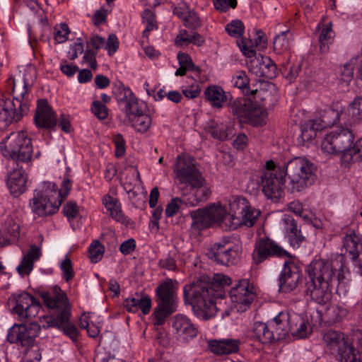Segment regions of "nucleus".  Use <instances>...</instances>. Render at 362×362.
I'll return each mask as SVG.
<instances>
[{
	"label": "nucleus",
	"mask_w": 362,
	"mask_h": 362,
	"mask_svg": "<svg viewBox=\"0 0 362 362\" xmlns=\"http://www.w3.org/2000/svg\"><path fill=\"white\" fill-rule=\"evenodd\" d=\"M35 298L28 293H23L18 295L16 298V304L13 308L15 313L18 316L23 313L24 310L30 305Z\"/></svg>",
	"instance_id": "49530a36"
},
{
	"label": "nucleus",
	"mask_w": 362,
	"mask_h": 362,
	"mask_svg": "<svg viewBox=\"0 0 362 362\" xmlns=\"http://www.w3.org/2000/svg\"><path fill=\"white\" fill-rule=\"evenodd\" d=\"M27 180L23 165L18 163L13 164V170L8 175L7 186L14 197H18L25 191Z\"/></svg>",
	"instance_id": "412c9836"
},
{
	"label": "nucleus",
	"mask_w": 362,
	"mask_h": 362,
	"mask_svg": "<svg viewBox=\"0 0 362 362\" xmlns=\"http://www.w3.org/2000/svg\"><path fill=\"white\" fill-rule=\"evenodd\" d=\"M191 33L186 30H182L175 38V44L177 46H187L189 45V40Z\"/></svg>",
	"instance_id": "338daca9"
},
{
	"label": "nucleus",
	"mask_w": 362,
	"mask_h": 362,
	"mask_svg": "<svg viewBox=\"0 0 362 362\" xmlns=\"http://www.w3.org/2000/svg\"><path fill=\"white\" fill-rule=\"evenodd\" d=\"M40 296L46 306L52 310V316H42L40 318L41 326L45 329L56 327L73 341H76L78 331L69 320L71 308L66 293L55 286L48 291L40 292Z\"/></svg>",
	"instance_id": "7ed1b4c3"
},
{
	"label": "nucleus",
	"mask_w": 362,
	"mask_h": 362,
	"mask_svg": "<svg viewBox=\"0 0 362 362\" xmlns=\"http://www.w3.org/2000/svg\"><path fill=\"white\" fill-rule=\"evenodd\" d=\"M323 340L330 349L335 351L346 339L342 333L334 330H329L324 334Z\"/></svg>",
	"instance_id": "37998d69"
},
{
	"label": "nucleus",
	"mask_w": 362,
	"mask_h": 362,
	"mask_svg": "<svg viewBox=\"0 0 362 362\" xmlns=\"http://www.w3.org/2000/svg\"><path fill=\"white\" fill-rule=\"evenodd\" d=\"M173 327L177 331L179 337L185 341L194 338L198 333L194 325L183 315H175Z\"/></svg>",
	"instance_id": "5701e85b"
},
{
	"label": "nucleus",
	"mask_w": 362,
	"mask_h": 362,
	"mask_svg": "<svg viewBox=\"0 0 362 362\" xmlns=\"http://www.w3.org/2000/svg\"><path fill=\"white\" fill-rule=\"evenodd\" d=\"M104 247L99 241L93 242L89 247V256L93 263H97L103 257Z\"/></svg>",
	"instance_id": "8fccbe9b"
},
{
	"label": "nucleus",
	"mask_w": 362,
	"mask_h": 362,
	"mask_svg": "<svg viewBox=\"0 0 362 362\" xmlns=\"http://www.w3.org/2000/svg\"><path fill=\"white\" fill-rule=\"evenodd\" d=\"M292 257L286 250L268 237L259 238L255 244L252 259L257 264H259L269 257Z\"/></svg>",
	"instance_id": "9b49d317"
},
{
	"label": "nucleus",
	"mask_w": 362,
	"mask_h": 362,
	"mask_svg": "<svg viewBox=\"0 0 362 362\" xmlns=\"http://www.w3.org/2000/svg\"><path fill=\"white\" fill-rule=\"evenodd\" d=\"M215 289L210 279L205 276L185 286V300L189 301L197 317L207 320L216 314V300L220 298L221 293Z\"/></svg>",
	"instance_id": "20e7f679"
},
{
	"label": "nucleus",
	"mask_w": 362,
	"mask_h": 362,
	"mask_svg": "<svg viewBox=\"0 0 362 362\" xmlns=\"http://www.w3.org/2000/svg\"><path fill=\"white\" fill-rule=\"evenodd\" d=\"M27 115L25 105L16 104L10 98L0 99V130L6 129L11 124L17 122Z\"/></svg>",
	"instance_id": "f3484780"
},
{
	"label": "nucleus",
	"mask_w": 362,
	"mask_h": 362,
	"mask_svg": "<svg viewBox=\"0 0 362 362\" xmlns=\"http://www.w3.org/2000/svg\"><path fill=\"white\" fill-rule=\"evenodd\" d=\"M20 234V226L13 220H8L1 229V235L6 244H10L16 241Z\"/></svg>",
	"instance_id": "4c0bfd02"
},
{
	"label": "nucleus",
	"mask_w": 362,
	"mask_h": 362,
	"mask_svg": "<svg viewBox=\"0 0 362 362\" xmlns=\"http://www.w3.org/2000/svg\"><path fill=\"white\" fill-rule=\"evenodd\" d=\"M244 24H227L225 30L234 37L242 36L244 32Z\"/></svg>",
	"instance_id": "e2e57ef3"
},
{
	"label": "nucleus",
	"mask_w": 362,
	"mask_h": 362,
	"mask_svg": "<svg viewBox=\"0 0 362 362\" xmlns=\"http://www.w3.org/2000/svg\"><path fill=\"white\" fill-rule=\"evenodd\" d=\"M204 95L211 105L216 108L223 107L225 103L232 98L229 93H226L221 86L216 85L208 86Z\"/></svg>",
	"instance_id": "393cba45"
},
{
	"label": "nucleus",
	"mask_w": 362,
	"mask_h": 362,
	"mask_svg": "<svg viewBox=\"0 0 362 362\" xmlns=\"http://www.w3.org/2000/svg\"><path fill=\"white\" fill-rule=\"evenodd\" d=\"M257 98L252 100H235L229 103V107L233 115H235L244 122H259L263 116V107L265 103L257 104Z\"/></svg>",
	"instance_id": "f8f14e48"
},
{
	"label": "nucleus",
	"mask_w": 362,
	"mask_h": 362,
	"mask_svg": "<svg viewBox=\"0 0 362 362\" xmlns=\"http://www.w3.org/2000/svg\"><path fill=\"white\" fill-rule=\"evenodd\" d=\"M354 345L352 342L350 344L346 340L335 350L339 362H348L353 358L354 356H357L356 349Z\"/></svg>",
	"instance_id": "a19ab883"
},
{
	"label": "nucleus",
	"mask_w": 362,
	"mask_h": 362,
	"mask_svg": "<svg viewBox=\"0 0 362 362\" xmlns=\"http://www.w3.org/2000/svg\"><path fill=\"white\" fill-rule=\"evenodd\" d=\"M348 110L355 119L362 120V96L356 97L349 104Z\"/></svg>",
	"instance_id": "5fc2aeb1"
},
{
	"label": "nucleus",
	"mask_w": 362,
	"mask_h": 362,
	"mask_svg": "<svg viewBox=\"0 0 362 362\" xmlns=\"http://www.w3.org/2000/svg\"><path fill=\"white\" fill-rule=\"evenodd\" d=\"M60 269L62 271V277L66 282H69L74 278V272L70 259L65 258L60 264Z\"/></svg>",
	"instance_id": "6e6d98bb"
},
{
	"label": "nucleus",
	"mask_w": 362,
	"mask_h": 362,
	"mask_svg": "<svg viewBox=\"0 0 362 362\" xmlns=\"http://www.w3.org/2000/svg\"><path fill=\"white\" fill-rule=\"evenodd\" d=\"M113 142L115 145V156L120 158L124 156L125 153V141L120 134H117L113 136Z\"/></svg>",
	"instance_id": "bf43d9fd"
},
{
	"label": "nucleus",
	"mask_w": 362,
	"mask_h": 362,
	"mask_svg": "<svg viewBox=\"0 0 362 362\" xmlns=\"http://www.w3.org/2000/svg\"><path fill=\"white\" fill-rule=\"evenodd\" d=\"M206 255L215 263L227 267L236 264L240 257L239 247L226 243L214 244Z\"/></svg>",
	"instance_id": "ddd939ff"
},
{
	"label": "nucleus",
	"mask_w": 362,
	"mask_h": 362,
	"mask_svg": "<svg viewBox=\"0 0 362 362\" xmlns=\"http://www.w3.org/2000/svg\"><path fill=\"white\" fill-rule=\"evenodd\" d=\"M356 69L362 76V57L356 56L351 58L341 68L339 81L348 86L354 78V71Z\"/></svg>",
	"instance_id": "c85d7f7f"
},
{
	"label": "nucleus",
	"mask_w": 362,
	"mask_h": 362,
	"mask_svg": "<svg viewBox=\"0 0 362 362\" xmlns=\"http://www.w3.org/2000/svg\"><path fill=\"white\" fill-rule=\"evenodd\" d=\"M103 203L107 210L110 211L112 218L121 223L126 221V217L122 212L121 204L117 199L106 195L103 199Z\"/></svg>",
	"instance_id": "e433bc0d"
},
{
	"label": "nucleus",
	"mask_w": 362,
	"mask_h": 362,
	"mask_svg": "<svg viewBox=\"0 0 362 362\" xmlns=\"http://www.w3.org/2000/svg\"><path fill=\"white\" fill-rule=\"evenodd\" d=\"M238 217L240 218V226H247L248 227L252 226L257 220L258 216L260 215V211L255 209L247 206V210Z\"/></svg>",
	"instance_id": "a18cd8bd"
},
{
	"label": "nucleus",
	"mask_w": 362,
	"mask_h": 362,
	"mask_svg": "<svg viewBox=\"0 0 362 362\" xmlns=\"http://www.w3.org/2000/svg\"><path fill=\"white\" fill-rule=\"evenodd\" d=\"M256 66L259 71H255L257 76L272 79L277 76L278 70L274 62L269 58H262V61H257Z\"/></svg>",
	"instance_id": "c9c22d12"
},
{
	"label": "nucleus",
	"mask_w": 362,
	"mask_h": 362,
	"mask_svg": "<svg viewBox=\"0 0 362 362\" xmlns=\"http://www.w3.org/2000/svg\"><path fill=\"white\" fill-rule=\"evenodd\" d=\"M205 182L197 186H190L189 194H185V190L181 189L183 195V204L189 206H195L200 203L206 202L211 196V190L205 186Z\"/></svg>",
	"instance_id": "4be33fe9"
},
{
	"label": "nucleus",
	"mask_w": 362,
	"mask_h": 362,
	"mask_svg": "<svg viewBox=\"0 0 362 362\" xmlns=\"http://www.w3.org/2000/svg\"><path fill=\"white\" fill-rule=\"evenodd\" d=\"M92 112L99 119H104L108 115L107 107L101 102L96 100L93 103Z\"/></svg>",
	"instance_id": "4d7b16f0"
},
{
	"label": "nucleus",
	"mask_w": 362,
	"mask_h": 362,
	"mask_svg": "<svg viewBox=\"0 0 362 362\" xmlns=\"http://www.w3.org/2000/svg\"><path fill=\"white\" fill-rule=\"evenodd\" d=\"M119 47V41L117 36L114 34L109 35L106 42L105 48L110 55H112Z\"/></svg>",
	"instance_id": "0e129e2a"
},
{
	"label": "nucleus",
	"mask_w": 362,
	"mask_h": 362,
	"mask_svg": "<svg viewBox=\"0 0 362 362\" xmlns=\"http://www.w3.org/2000/svg\"><path fill=\"white\" fill-rule=\"evenodd\" d=\"M290 320L288 313L280 312L278 315L270 320V326L274 330L275 337L277 340L284 339L292 330Z\"/></svg>",
	"instance_id": "cd10ccee"
},
{
	"label": "nucleus",
	"mask_w": 362,
	"mask_h": 362,
	"mask_svg": "<svg viewBox=\"0 0 362 362\" xmlns=\"http://www.w3.org/2000/svg\"><path fill=\"white\" fill-rule=\"evenodd\" d=\"M136 247V242L134 239L130 238L123 242L119 246V251L123 255H129L132 253Z\"/></svg>",
	"instance_id": "69168bd1"
},
{
	"label": "nucleus",
	"mask_w": 362,
	"mask_h": 362,
	"mask_svg": "<svg viewBox=\"0 0 362 362\" xmlns=\"http://www.w3.org/2000/svg\"><path fill=\"white\" fill-rule=\"evenodd\" d=\"M293 39V34L289 29L282 30L276 35L274 41V48L279 53L289 49L290 41Z\"/></svg>",
	"instance_id": "58836bf2"
},
{
	"label": "nucleus",
	"mask_w": 362,
	"mask_h": 362,
	"mask_svg": "<svg viewBox=\"0 0 362 362\" xmlns=\"http://www.w3.org/2000/svg\"><path fill=\"white\" fill-rule=\"evenodd\" d=\"M68 24H56L54 27V37L58 43H62L68 40L69 34Z\"/></svg>",
	"instance_id": "3c124183"
},
{
	"label": "nucleus",
	"mask_w": 362,
	"mask_h": 362,
	"mask_svg": "<svg viewBox=\"0 0 362 362\" xmlns=\"http://www.w3.org/2000/svg\"><path fill=\"white\" fill-rule=\"evenodd\" d=\"M177 283L172 279L160 284L156 288V302L154 310L155 325H163L166 318L177 310L176 289Z\"/></svg>",
	"instance_id": "423d86ee"
},
{
	"label": "nucleus",
	"mask_w": 362,
	"mask_h": 362,
	"mask_svg": "<svg viewBox=\"0 0 362 362\" xmlns=\"http://www.w3.org/2000/svg\"><path fill=\"white\" fill-rule=\"evenodd\" d=\"M291 329L290 333L294 337L298 338L306 337L309 334L311 333V328L309 324L304 319H300L298 324L294 326L291 325Z\"/></svg>",
	"instance_id": "de8ad7c7"
},
{
	"label": "nucleus",
	"mask_w": 362,
	"mask_h": 362,
	"mask_svg": "<svg viewBox=\"0 0 362 362\" xmlns=\"http://www.w3.org/2000/svg\"><path fill=\"white\" fill-rule=\"evenodd\" d=\"M343 245L353 261L358 259V272L362 275V243L359 238L355 234L347 235L344 238Z\"/></svg>",
	"instance_id": "b1692460"
},
{
	"label": "nucleus",
	"mask_w": 362,
	"mask_h": 362,
	"mask_svg": "<svg viewBox=\"0 0 362 362\" xmlns=\"http://www.w3.org/2000/svg\"><path fill=\"white\" fill-rule=\"evenodd\" d=\"M40 310V304L39 301L35 299L33 303L24 310L22 315H19L18 317L22 320H29L35 317Z\"/></svg>",
	"instance_id": "603ef678"
},
{
	"label": "nucleus",
	"mask_w": 362,
	"mask_h": 362,
	"mask_svg": "<svg viewBox=\"0 0 362 362\" xmlns=\"http://www.w3.org/2000/svg\"><path fill=\"white\" fill-rule=\"evenodd\" d=\"M234 81V86L242 90L244 95H254V99L261 98L263 99L262 95L266 93L265 91L260 90H251L249 83L250 80L245 71H239L237 75L233 78Z\"/></svg>",
	"instance_id": "473e14b6"
},
{
	"label": "nucleus",
	"mask_w": 362,
	"mask_h": 362,
	"mask_svg": "<svg viewBox=\"0 0 362 362\" xmlns=\"http://www.w3.org/2000/svg\"><path fill=\"white\" fill-rule=\"evenodd\" d=\"M40 331V325L37 322L15 325L11 327L7 335V339L13 344H20L29 348L35 344V339Z\"/></svg>",
	"instance_id": "4468645a"
},
{
	"label": "nucleus",
	"mask_w": 362,
	"mask_h": 362,
	"mask_svg": "<svg viewBox=\"0 0 362 362\" xmlns=\"http://www.w3.org/2000/svg\"><path fill=\"white\" fill-rule=\"evenodd\" d=\"M173 12L185 23H197L199 21L197 13L194 11H190L185 3L180 4L178 6L175 7Z\"/></svg>",
	"instance_id": "c03bdc74"
},
{
	"label": "nucleus",
	"mask_w": 362,
	"mask_h": 362,
	"mask_svg": "<svg viewBox=\"0 0 362 362\" xmlns=\"http://www.w3.org/2000/svg\"><path fill=\"white\" fill-rule=\"evenodd\" d=\"M210 282L213 284V287L216 288L215 290L220 291L221 296H219V298H223L224 296L223 287L230 285L231 279L224 274H216L214 275L213 279L210 280Z\"/></svg>",
	"instance_id": "09e8293b"
},
{
	"label": "nucleus",
	"mask_w": 362,
	"mask_h": 362,
	"mask_svg": "<svg viewBox=\"0 0 362 362\" xmlns=\"http://www.w3.org/2000/svg\"><path fill=\"white\" fill-rule=\"evenodd\" d=\"M124 305L129 312L136 313L141 310L143 314L146 315L150 312L151 300L146 295L136 294V296L127 298Z\"/></svg>",
	"instance_id": "7c9ffc66"
},
{
	"label": "nucleus",
	"mask_w": 362,
	"mask_h": 362,
	"mask_svg": "<svg viewBox=\"0 0 362 362\" xmlns=\"http://www.w3.org/2000/svg\"><path fill=\"white\" fill-rule=\"evenodd\" d=\"M240 341L233 339H213L209 341L210 351L216 355L236 353L239 350Z\"/></svg>",
	"instance_id": "a878e982"
},
{
	"label": "nucleus",
	"mask_w": 362,
	"mask_h": 362,
	"mask_svg": "<svg viewBox=\"0 0 362 362\" xmlns=\"http://www.w3.org/2000/svg\"><path fill=\"white\" fill-rule=\"evenodd\" d=\"M34 122L38 128L52 129L57 124V115L46 99L37 101Z\"/></svg>",
	"instance_id": "6ab92c4d"
},
{
	"label": "nucleus",
	"mask_w": 362,
	"mask_h": 362,
	"mask_svg": "<svg viewBox=\"0 0 362 362\" xmlns=\"http://www.w3.org/2000/svg\"><path fill=\"white\" fill-rule=\"evenodd\" d=\"M303 275L300 267L294 262L285 261L279 277V291L290 293L302 282Z\"/></svg>",
	"instance_id": "dca6fc26"
},
{
	"label": "nucleus",
	"mask_w": 362,
	"mask_h": 362,
	"mask_svg": "<svg viewBox=\"0 0 362 362\" xmlns=\"http://www.w3.org/2000/svg\"><path fill=\"white\" fill-rule=\"evenodd\" d=\"M230 299L238 312H245L254 301L255 288L247 279L240 280L230 291Z\"/></svg>",
	"instance_id": "2eb2a0df"
},
{
	"label": "nucleus",
	"mask_w": 362,
	"mask_h": 362,
	"mask_svg": "<svg viewBox=\"0 0 362 362\" xmlns=\"http://www.w3.org/2000/svg\"><path fill=\"white\" fill-rule=\"evenodd\" d=\"M315 166L303 157H296L283 166L276 165L273 160L266 162L260 180L264 195L278 202L283 194V186L287 176L291 190L300 192L312 185L315 180Z\"/></svg>",
	"instance_id": "f257e3e1"
},
{
	"label": "nucleus",
	"mask_w": 362,
	"mask_h": 362,
	"mask_svg": "<svg viewBox=\"0 0 362 362\" xmlns=\"http://www.w3.org/2000/svg\"><path fill=\"white\" fill-rule=\"evenodd\" d=\"M63 213L68 219L75 218L78 213V209L76 203L67 202L63 207Z\"/></svg>",
	"instance_id": "052dcab7"
},
{
	"label": "nucleus",
	"mask_w": 362,
	"mask_h": 362,
	"mask_svg": "<svg viewBox=\"0 0 362 362\" xmlns=\"http://www.w3.org/2000/svg\"><path fill=\"white\" fill-rule=\"evenodd\" d=\"M174 172L180 183L197 186L205 182L204 177L195 165V160L189 156L177 157Z\"/></svg>",
	"instance_id": "9d476101"
},
{
	"label": "nucleus",
	"mask_w": 362,
	"mask_h": 362,
	"mask_svg": "<svg viewBox=\"0 0 362 362\" xmlns=\"http://www.w3.org/2000/svg\"><path fill=\"white\" fill-rule=\"evenodd\" d=\"M62 204V199L53 201L47 198L42 193L36 192L30 200V205L32 211L39 216H47L57 212Z\"/></svg>",
	"instance_id": "aec40b11"
},
{
	"label": "nucleus",
	"mask_w": 362,
	"mask_h": 362,
	"mask_svg": "<svg viewBox=\"0 0 362 362\" xmlns=\"http://www.w3.org/2000/svg\"><path fill=\"white\" fill-rule=\"evenodd\" d=\"M221 213H223L222 211L218 209V206L215 204L192 211L189 213L192 220L191 228L200 231L211 227L215 223L216 218L219 215L221 216Z\"/></svg>",
	"instance_id": "a211bd4d"
},
{
	"label": "nucleus",
	"mask_w": 362,
	"mask_h": 362,
	"mask_svg": "<svg viewBox=\"0 0 362 362\" xmlns=\"http://www.w3.org/2000/svg\"><path fill=\"white\" fill-rule=\"evenodd\" d=\"M339 116V111L329 110L325 113L322 118L310 119L305 122L301 124V134L298 138V143L300 145H306L316 136L317 132L338 122Z\"/></svg>",
	"instance_id": "1a4fd4ad"
},
{
	"label": "nucleus",
	"mask_w": 362,
	"mask_h": 362,
	"mask_svg": "<svg viewBox=\"0 0 362 362\" xmlns=\"http://www.w3.org/2000/svg\"><path fill=\"white\" fill-rule=\"evenodd\" d=\"M252 333L254 337L262 344H269L278 341L275 337V332L270 326V321L267 323L256 322L253 325Z\"/></svg>",
	"instance_id": "c756f323"
},
{
	"label": "nucleus",
	"mask_w": 362,
	"mask_h": 362,
	"mask_svg": "<svg viewBox=\"0 0 362 362\" xmlns=\"http://www.w3.org/2000/svg\"><path fill=\"white\" fill-rule=\"evenodd\" d=\"M41 255L39 247L35 245L30 246L28 253L23 256L21 264L18 266L17 270L21 276L28 275L33 270V264Z\"/></svg>",
	"instance_id": "2f4dec72"
},
{
	"label": "nucleus",
	"mask_w": 362,
	"mask_h": 362,
	"mask_svg": "<svg viewBox=\"0 0 362 362\" xmlns=\"http://www.w3.org/2000/svg\"><path fill=\"white\" fill-rule=\"evenodd\" d=\"M201 93L200 86L197 83H194L192 85L183 88L182 93L187 98L194 99L197 98Z\"/></svg>",
	"instance_id": "680f3d73"
},
{
	"label": "nucleus",
	"mask_w": 362,
	"mask_h": 362,
	"mask_svg": "<svg viewBox=\"0 0 362 362\" xmlns=\"http://www.w3.org/2000/svg\"><path fill=\"white\" fill-rule=\"evenodd\" d=\"M354 136L349 129L332 131L325 135L321 148L329 155L341 154L344 163L351 164L357 161L361 156L362 138L354 144Z\"/></svg>",
	"instance_id": "39448f33"
},
{
	"label": "nucleus",
	"mask_w": 362,
	"mask_h": 362,
	"mask_svg": "<svg viewBox=\"0 0 362 362\" xmlns=\"http://www.w3.org/2000/svg\"><path fill=\"white\" fill-rule=\"evenodd\" d=\"M42 194L47 198H51L53 201L59 200L61 194L58 192V187L55 183L45 182L42 187Z\"/></svg>",
	"instance_id": "864d4df0"
},
{
	"label": "nucleus",
	"mask_w": 362,
	"mask_h": 362,
	"mask_svg": "<svg viewBox=\"0 0 362 362\" xmlns=\"http://www.w3.org/2000/svg\"><path fill=\"white\" fill-rule=\"evenodd\" d=\"M315 32L320 33L319 42L321 53L328 52L329 45L332 42L334 37V32L332 30V24H318Z\"/></svg>",
	"instance_id": "72a5a7b5"
},
{
	"label": "nucleus",
	"mask_w": 362,
	"mask_h": 362,
	"mask_svg": "<svg viewBox=\"0 0 362 362\" xmlns=\"http://www.w3.org/2000/svg\"><path fill=\"white\" fill-rule=\"evenodd\" d=\"M345 269V255L313 260L305 269V295L318 304H326L332 298L334 286L344 279Z\"/></svg>",
	"instance_id": "f03ea898"
},
{
	"label": "nucleus",
	"mask_w": 362,
	"mask_h": 362,
	"mask_svg": "<svg viewBox=\"0 0 362 362\" xmlns=\"http://www.w3.org/2000/svg\"><path fill=\"white\" fill-rule=\"evenodd\" d=\"M23 86H21V83L19 85H17L15 82L13 83V99H11V100L13 102L14 104L16 103L17 101L19 102V103L22 105H25L27 107V114L29 112V103L25 100V96L28 95V83L23 79Z\"/></svg>",
	"instance_id": "ea45409f"
},
{
	"label": "nucleus",
	"mask_w": 362,
	"mask_h": 362,
	"mask_svg": "<svg viewBox=\"0 0 362 362\" xmlns=\"http://www.w3.org/2000/svg\"><path fill=\"white\" fill-rule=\"evenodd\" d=\"M180 204H183L182 198H173L170 203L166 206L165 215L168 217H172L177 214L180 207Z\"/></svg>",
	"instance_id": "13d9d810"
},
{
	"label": "nucleus",
	"mask_w": 362,
	"mask_h": 362,
	"mask_svg": "<svg viewBox=\"0 0 362 362\" xmlns=\"http://www.w3.org/2000/svg\"><path fill=\"white\" fill-rule=\"evenodd\" d=\"M284 228L290 245L293 247H299L304 240L300 230L298 228L297 222L289 215H284L283 218Z\"/></svg>",
	"instance_id": "bb28decb"
},
{
	"label": "nucleus",
	"mask_w": 362,
	"mask_h": 362,
	"mask_svg": "<svg viewBox=\"0 0 362 362\" xmlns=\"http://www.w3.org/2000/svg\"><path fill=\"white\" fill-rule=\"evenodd\" d=\"M248 202L247 199L240 196H233L228 199V211L239 217L247 210Z\"/></svg>",
	"instance_id": "79ce46f5"
},
{
	"label": "nucleus",
	"mask_w": 362,
	"mask_h": 362,
	"mask_svg": "<svg viewBox=\"0 0 362 362\" xmlns=\"http://www.w3.org/2000/svg\"><path fill=\"white\" fill-rule=\"evenodd\" d=\"M119 103L123 106V110L135 129L140 132H146L151 124V117L143 113L142 104L139 105L137 98L129 88H122L117 94Z\"/></svg>",
	"instance_id": "0eeeda50"
},
{
	"label": "nucleus",
	"mask_w": 362,
	"mask_h": 362,
	"mask_svg": "<svg viewBox=\"0 0 362 362\" xmlns=\"http://www.w3.org/2000/svg\"><path fill=\"white\" fill-rule=\"evenodd\" d=\"M97 51L93 49H86L83 59L84 60L89 63L90 66L93 69H97V62L95 59V55L97 54Z\"/></svg>",
	"instance_id": "774afa93"
},
{
	"label": "nucleus",
	"mask_w": 362,
	"mask_h": 362,
	"mask_svg": "<svg viewBox=\"0 0 362 362\" xmlns=\"http://www.w3.org/2000/svg\"><path fill=\"white\" fill-rule=\"evenodd\" d=\"M32 153L31 140L24 132L11 133L6 138L3 154L6 157H9L13 164L28 163L31 159Z\"/></svg>",
	"instance_id": "6e6552de"
},
{
	"label": "nucleus",
	"mask_w": 362,
	"mask_h": 362,
	"mask_svg": "<svg viewBox=\"0 0 362 362\" xmlns=\"http://www.w3.org/2000/svg\"><path fill=\"white\" fill-rule=\"evenodd\" d=\"M218 209H221L223 213L219 215L215 220V223H218L222 228L228 230H235L240 226V218L237 217L234 214L230 213L222 206H218Z\"/></svg>",
	"instance_id": "f704fd0d"
}]
</instances>
